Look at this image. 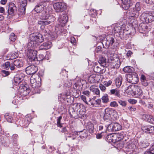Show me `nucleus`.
<instances>
[{
  "label": "nucleus",
  "mask_w": 154,
  "mask_h": 154,
  "mask_svg": "<svg viewBox=\"0 0 154 154\" xmlns=\"http://www.w3.org/2000/svg\"><path fill=\"white\" fill-rule=\"evenodd\" d=\"M52 46V43L50 42H48L42 44L39 47L41 50H48L51 48Z\"/></svg>",
  "instance_id": "nucleus-24"
},
{
  "label": "nucleus",
  "mask_w": 154,
  "mask_h": 154,
  "mask_svg": "<svg viewBox=\"0 0 154 154\" xmlns=\"http://www.w3.org/2000/svg\"><path fill=\"white\" fill-rule=\"evenodd\" d=\"M108 60L111 68L117 69L120 67L121 63L118 58L112 57Z\"/></svg>",
  "instance_id": "nucleus-7"
},
{
  "label": "nucleus",
  "mask_w": 154,
  "mask_h": 154,
  "mask_svg": "<svg viewBox=\"0 0 154 154\" xmlns=\"http://www.w3.org/2000/svg\"><path fill=\"white\" fill-rule=\"evenodd\" d=\"M48 18L46 19L42 20H39L38 21V24L39 25L42 26H46L50 23L53 21H54L55 19V18L54 17L52 16L50 17H52V19L51 20H47V19H49L48 15L47 14Z\"/></svg>",
  "instance_id": "nucleus-16"
},
{
  "label": "nucleus",
  "mask_w": 154,
  "mask_h": 154,
  "mask_svg": "<svg viewBox=\"0 0 154 154\" xmlns=\"http://www.w3.org/2000/svg\"><path fill=\"white\" fill-rule=\"evenodd\" d=\"M76 106L77 108V114L80 115L82 116L84 115L86 111L85 107L82 105L78 103L76 105Z\"/></svg>",
  "instance_id": "nucleus-18"
},
{
  "label": "nucleus",
  "mask_w": 154,
  "mask_h": 154,
  "mask_svg": "<svg viewBox=\"0 0 154 154\" xmlns=\"http://www.w3.org/2000/svg\"><path fill=\"white\" fill-rule=\"evenodd\" d=\"M68 19V17L66 14H63L60 16L58 20L60 25L63 26L67 22Z\"/></svg>",
  "instance_id": "nucleus-17"
},
{
  "label": "nucleus",
  "mask_w": 154,
  "mask_h": 154,
  "mask_svg": "<svg viewBox=\"0 0 154 154\" xmlns=\"http://www.w3.org/2000/svg\"><path fill=\"white\" fill-rule=\"evenodd\" d=\"M4 117L9 122H11L13 120L12 116L8 113H6L4 115Z\"/></svg>",
  "instance_id": "nucleus-38"
},
{
  "label": "nucleus",
  "mask_w": 154,
  "mask_h": 154,
  "mask_svg": "<svg viewBox=\"0 0 154 154\" xmlns=\"http://www.w3.org/2000/svg\"><path fill=\"white\" fill-rule=\"evenodd\" d=\"M143 118L147 122L151 123H154V119L152 116L146 114L143 115Z\"/></svg>",
  "instance_id": "nucleus-25"
},
{
  "label": "nucleus",
  "mask_w": 154,
  "mask_h": 154,
  "mask_svg": "<svg viewBox=\"0 0 154 154\" xmlns=\"http://www.w3.org/2000/svg\"><path fill=\"white\" fill-rule=\"evenodd\" d=\"M135 87L134 93L136 97H140L142 96L143 94V92L139 86L136 85Z\"/></svg>",
  "instance_id": "nucleus-21"
},
{
  "label": "nucleus",
  "mask_w": 154,
  "mask_h": 154,
  "mask_svg": "<svg viewBox=\"0 0 154 154\" xmlns=\"http://www.w3.org/2000/svg\"><path fill=\"white\" fill-rule=\"evenodd\" d=\"M81 99L86 104H89L88 103L86 100V97L84 95H82L80 96Z\"/></svg>",
  "instance_id": "nucleus-54"
},
{
  "label": "nucleus",
  "mask_w": 154,
  "mask_h": 154,
  "mask_svg": "<svg viewBox=\"0 0 154 154\" xmlns=\"http://www.w3.org/2000/svg\"><path fill=\"white\" fill-rule=\"evenodd\" d=\"M121 125L117 123H112L108 125L107 127L105 126V130H108L109 131H116L119 130L121 129Z\"/></svg>",
  "instance_id": "nucleus-8"
},
{
  "label": "nucleus",
  "mask_w": 154,
  "mask_h": 154,
  "mask_svg": "<svg viewBox=\"0 0 154 154\" xmlns=\"http://www.w3.org/2000/svg\"><path fill=\"white\" fill-rule=\"evenodd\" d=\"M112 83V81L109 80L108 81H106L104 82L103 85L106 87H108Z\"/></svg>",
  "instance_id": "nucleus-50"
},
{
  "label": "nucleus",
  "mask_w": 154,
  "mask_h": 154,
  "mask_svg": "<svg viewBox=\"0 0 154 154\" xmlns=\"http://www.w3.org/2000/svg\"><path fill=\"white\" fill-rule=\"evenodd\" d=\"M87 128L90 133H93L94 131V125L92 124L89 123L87 126Z\"/></svg>",
  "instance_id": "nucleus-37"
},
{
  "label": "nucleus",
  "mask_w": 154,
  "mask_h": 154,
  "mask_svg": "<svg viewBox=\"0 0 154 154\" xmlns=\"http://www.w3.org/2000/svg\"><path fill=\"white\" fill-rule=\"evenodd\" d=\"M104 85L100 84L99 85V88L102 91L105 92L106 90V88Z\"/></svg>",
  "instance_id": "nucleus-53"
},
{
  "label": "nucleus",
  "mask_w": 154,
  "mask_h": 154,
  "mask_svg": "<svg viewBox=\"0 0 154 154\" xmlns=\"http://www.w3.org/2000/svg\"><path fill=\"white\" fill-rule=\"evenodd\" d=\"M71 86V83L69 81H66L63 85V87L66 91L69 90L70 91V87Z\"/></svg>",
  "instance_id": "nucleus-34"
},
{
  "label": "nucleus",
  "mask_w": 154,
  "mask_h": 154,
  "mask_svg": "<svg viewBox=\"0 0 154 154\" xmlns=\"http://www.w3.org/2000/svg\"><path fill=\"white\" fill-rule=\"evenodd\" d=\"M16 38V36L13 33H11L9 37L10 40L14 42L15 41Z\"/></svg>",
  "instance_id": "nucleus-47"
},
{
  "label": "nucleus",
  "mask_w": 154,
  "mask_h": 154,
  "mask_svg": "<svg viewBox=\"0 0 154 154\" xmlns=\"http://www.w3.org/2000/svg\"><path fill=\"white\" fill-rule=\"evenodd\" d=\"M110 106L111 107H116L118 106V104L116 101H114L110 103Z\"/></svg>",
  "instance_id": "nucleus-52"
},
{
  "label": "nucleus",
  "mask_w": 154,
  "mask_h": 154,
  "mask_svg": "<svg viewBox=\"0 0 154 154\" xmlns=\"http://www.w3.org/2000/svg\"><path fill=\"white\" fill-rule=\"evenodd\" d=\"M62 118L61 116H60L57 119V125L58 127L61 128L62 127V124L60 123V121Z\"/></svg>",
  "instance_id": "nucleus-44"
},
{
  "label": "nucleus",
  "mask_w": 154,
  "mask_h": 154,
  "mask_svg": "<svg viewBox=\"0 0 154 154\" xmlns=\"http://www.w3.org/2000/svg\"><path fill=\"white\" fill-rule=\"evenodd\" d=\"M136 85H131L127 87L124 90V91L126 92L129 93L130 92V93L132 94L134 92V91L135 88V87Z\"/></svg>",
  "instance_id": "nucleus-26"
},
{
  "label": "nucleus",
  "mask_w": 154,
  "mask_h": 154,
  "mask_svg": "<svg viewBox=\"0 0 154 154\" xmlns=\"http://www.w3.org/2000/svg\"><path fill=\"white\" fill-rule=\"evenodd\" d=\"M119 103L122 106L125 107L127 104V102L125 101L119 100L118 101Z\"/></svg>",
  "instance_id": "nucleus-48"
},
{
  "label": "nucleus",
  "mask_w": 154,
  "mask_h": 154,
  "mask_svg": "<svg viewBox=\"0 0 154 154\" xmlns=\"http://www.w3.org/2000/svg\"><path fill=\"white\" fill-rule=\"evenodd\" d=\"M44 58V56L43 54H39V57H37V59H36L35 61L37 62V63H39V61L42 60Z\"/></svg>",
  "instance_id": "nucleus-45"
},
{
  "label": "nucleus",
  "mask_w": 154,
  "mask_h": 154,
  "mask_svg": "<svg viewBox=\"0 0 154 154\" xmlns=\"http://www.w3.org/2000/svg\"><path fill=\"white\" fill-rule=\"evenodd\" d=\"M102 102L104 103H106L109 101L108 96L107 94H104L101 98Z\"/></svg>",
  "instance_id": "nucleus-36"
},
{
  "label": "nucleus",
  "mask_w": 154,
  "mask_h": 154,
  "mask_svg": "<svg viewBox=\"0 0 154 154\" xmlns=\"http://www.w3.org/2000/svg\"><path fill=\"white\" fill-rule=\"evenodd\" d=\"M147 25L143 23H140L138 28L139 32L141 33H144L149 31L150 29L148 27Z\"/></svg>",
  "instance_id": "nucleus-13"
},
{
  "label": "nucleus",
  "mask_w": 154,
  "mask_h": 154,
  "mask_svg": "<svg viewBox=\"0 0 154 154\" xmlns=\"http://www.w3.org/2000/svg\"><path fill=\"white\" fill-rule=\"evenodd\" d=\"M124 29L125 27L123 25H120L119 24H116L115 25L114 29L112 30V32L115 33L119 32H121L122 30H124Z\"/></svg>",
  "instance_id": "nucleus-22"
},
{
  "label": "nucleus",
  "mask_w": 154,
  "mask_h": 154,
  "mask_svg": "<svg viewBox=\"0 0 154 154\" xmlns=\"http://www.w3.org/2000/svg\"><path fill=\"white\" fill-rule=\"evenodd\" d=\"M114 37L112 35H109L103 40L102 43L105 44L106 48H108L110 46H112L114 43L115 40Z\"/></svg>",
  "instance_id": "nucleus-6"
},
{
  "label": "nucleus",
  "mask_w": 154,
  "mask_h": 154,
  "mask_svg": "<svg viewBox=\"0 0 154 154\" xmlns=\"http://www.w3.org/2000/svg\"><path fill=\"white\" fill-rule=\"evenodd\" d=\"M17 122H18L20 125H22V126L26 125H27L26 123L25 122L24 120L22 119H18Z\"/></svg>",
  "instance_id": "nucleus-41"
},
{
  "label": "nucleus",
  "mask_w": 154,
  "mask_h": 154,
  "mask_svg": "<svg viewBox=\"0 0 154 154\" xmlns=\"http://www.w3.org/2000/svg\"><path fill=\"white\" fill-rule=\"evenodd\" d=\"M114 137L113 134H110L107 135L106 138V140L109 143L115 142L114 141L115 139H114Z\"/></svg>",
  "instance_id": "nucleus-31"
},
{
  "label": "nucleus",
  "mask_w": 154,
  "mask_h": 154,
  "mask_svg": "<svg viewBox=\"0 0 154 154\" xmlns=\"http://www.w3.org/2000/svg\"><path fill=\"white\" fill-rule=\"evenodd\" d=\"M53 7L56 12H61L65 10L66 6L64 3L57 2L54 4Z\"/></svg>",
  "instance_id": "nucleus-10"
},
{
  "label": "nucleus",
  "mask_w": 154,
  "mask_h": 154,
  "mask_svg": "<svg viewBox=\"0 0 154 154\" xmlns=\"http://www.w3.org/2000/svg\"><path fill=\"white\" fill-rule=\"evenodd\" d=\"M26 5L27 3L26 0L22 1L18 13L19 15H23L25 14Z\"/></svg>",
  "instance_id": "nucleus-14"
},
{
  "label": "nucleus",
  "mask_w": 154,
  "mask_h": 154,
  "mask_svg": "<svg viewBox=\"0 0 154 154\" xmlns=\"http://www.w3.org/2000/svg\"><path fill=\"white\" fill-rule=\"evenodd\" d=\"M23 80V78H21L19 75H17L14 78V83L17 85L20 83Z\"/></svg>",
  "instance_id": "nucleus-32"
},
{
  "label": "nucleus",
  "mask_w": 154,
  "mask_h": 154,
  "mask_svg": "<svg viewBox=\"0 0 154 154\" xmlns=\"http://www.w3.org/2000/svg\"><path fill=\"white\" fill-rule=\"evenodd\" d=\"M76 40L75 38L72 37H71L70 38V42L73 45H75L76 43Z\"/></svg>",
  "instance_id": "nucleus-61"
},
{
  "label": "nucleus",
  "mask_w": 154,
  "mask_h": 154,
  "mask_svg": "<svg viewBox=\"0 0 154 154\" xmlns=\"http://www.w3.org/2000/svg\"><path fill=\"white\" fill-rule=\"evenodd\" d=\"M8 7L16 9V7L15 5V4L12 2H10L9 4Z\"/></svg>",
  "instance_id": "nucleus-56"
},
{
  "label": "nucleus",
  "mask_w": 154,
  "mask_h": 154,
  "mask_svg": "<svg viewBox=\"0 0 154 154\" xmlns=\"http://www.w3.org/2000/svg\"><path fill=\"white\" fill-rule=\"evenodd\" d=\"M132 54H133L132 52L130 50H129L128 51V52L127 53V54H126L127 56L128 57H130L131 56V55Z\"/></svg>",
  "instance_id": "nucleus-64"
},
{
  "label": "nucleus",
  "mask_w": 154,
  "mask_h": 154,
  "mask_svg": "<svg viewBox=\"0 0 154 154\" xmlns=\"http://www.w3.org/2000/svg\"><path fill=\"white\" fill-rule=\"evenodd\" d=\"M13 64L17 68H20L23 66V62L21 60L16 59L13 62Z\"/></svg>",
  "instance_id": "nucleus-29"
},
{
  "label": "nucleus",
  "mask_w": 154,
  "mask_h": 154,
  "mask_svg": "<svg viewBox=\"0 0 154 154\" xmlns=\"http://www.w3.org/2000/svg\"><path fill=\"white\" fill-rule=\"evenodd\" d=\"M93 70L95 72L100 74H102L105 72L106 71L105 67L101 65L100 66L97 65L94 66Z\"/></svg>",
  "instance_id": "nucleus-19"
},
{
  "label": "nucleus",
  "mask_w": 154,
  "mask_h": 154,
  "mask_svg": "<svg viewBox=\"0 0 154 154\" xmlns=\"http://www.w3.org/2000/svg\"><path fill=\"white\" fill-rule=\"evenodd\" d=\"M125 142L121 140L116 143V146L118 149H121L124 147Z\"/></svg>",
  "instance_id": "nucleus-39"
},
{
  "label": "nucleus",
  "mask_w": 154,
  "mask_h": 154,
  "mask_svg": "<svg viewBox=\"0 0 154 154\" xmlns=\"http://www.w3.org/2000/svg\"><path fill=\"white\" fill-rule=\"evenodd\" d=\"M16 10V9L8 7V15H13L14 12Z\"/></svg>",
  "instance_id": "nucleus-43"
},
{
  "label": "nucleus",
  "mask_w": 154,
  "mask_h": 154,
  "mask_svg": "<svg viewBox=\"0 0 154 154\" xmlns=\"http://www.w3.org/2000/svg\"><path fill=\"white\" fill-rule=\"evenodd\" d=\"M80 136L81 137L85 138L87 137V135L85 132L82 131L80 133Z\"/></svg>",
  "instance_id": "nucleus-55"
},
{
  "label": "nucleus",
  "mask_w": 154,
  "mask_h": 154,
  "mask_svg": "<svg viewBox=\"0 0 154 154\" xmlns=\"http://www.w3.org/2000/svg\"><path fill=\"white\" fill-rule=\"evenodd\" d=\"M2 73L3 76L4 77L8 75L9 74V71H5V70H2Z\"/></svg>",
  "instance_id": "nucleus-51"
},
{
  "label": "nucleus",
  "mask_w": 154,
  "mask_h": 154,
  "mask_svg": "<svg viewBox=\"0 0 154 154\" xmlns=\"http://www.w3.org/2000/svg\"><path fill=\"white\" fill-rule=\"evenodd\" d=\"M104 133V131L98 134H97L96 135V137L97 139H100L101 138L102 136L103 135V134Z\"/></svg>",
  "instance_id": "nucleus-62"
},
{
  "label": "nucleus",
  "mask_w": 154,
  "mask_h": 154,
  "mask_svg": "<svg viewBox=\"0 0 154 154\" xmlns=\"http://www.w3.org/2000/svg\"><path fill=\"white\" fill-rule=\"evenodd\" d=\"M134 10L137 11L139 12V11L141 9V7L140 5V3L137 2L134 8Z\"/></svg>",
  "instance_id": "nucleus-42"
},
{
  "label": "nucleus",
  "mask_w": 154,
  "mask_h": 154,
  "mask_svg": "<svg viewBox=\"0 0 154 154\" xmlns=\"http://www.w3.org/2000/svg\"><path fill=\"white\" fill-rule=\"evenodd\" d=\"M10 58L11 59H13L17 57L18 56V53L15 52V53H13L11 54Z\"/></svg>",
  "instance_id": "nucleus-49"
},
{
  "label": "nucleus",
  "mask_w": 154,
  "mask_h": 154,
  "mask_svg": "<svg viewBox=\"0 0 154 154\" xmlns=\"http://www.w3.org/2000/svg\"><path fill=\"white\" fill-rule=\"evenodd\" d=\"M77 104H74L70 107L69 110V114L71 116L73 117L74 115L77 113V108L76 105Z\"/></svg>",
  "instance_id": "nucleus-23"
},
{
  "label": "nucleus",
  "mask_w": 154,
  "mask_h": 154,
  "mask_svg": "<svg viewBox=\"0 0 154 154\" xmlns=\"http://www.w3.org/2000/svg\"><path fill=\"white\" fill-rule=\"evenodd\" d=\"M122 78L120 76L117 78L116 80V84L117 88H119L122 84Z\"/></svg>",
  "instance_id": "nucleus-33"
},
{
  "label": "nucleus",
  "mask_w": 154,
  "mask_h": 154,
  "mask_svg": "<svg viewBox=\"0 0 154 154\" xmlns=\"http://www.w3.org/2000/svg\"><path fill=\"white\" fill-rule=\"evenodd\" d=\"M16 67L13 64V63H11L10 65V68L12 70H16Z\"/></svg>",
  "instance_id": "nucleus-59"
},
{
  "label": "nucleus",
  "mask_w": 154,
  "mask_h": 154,
  "mask_svg": "<svg viewBox=\"0 0 154 154\" xmlns=\"http://www.w3.org/2000/svg\"><path fill=\"white\" fill-rule=\"evenodd\" d=\"M70 91H67V92L65 94H61L59 95V97H60L63 99V100H65L67 98V97L70 96L71 94Z\"/></svg>",
  "instance_id": "nucleus-35"
},
{
  "label": "nucleus",
  "mask_w": 154,
  "mask_h": 154,
  "mask_svg": "<svg viewBox=\"0 0 154 154\" xmlns=\"http://www.w3.org/2000/svg\"><path fill=\"white\" fill-rule=\"evenodd\" d=\"M142 130L147 133H154V127L149 125L142 127Z\"/></svg>",
  "instance_id": "nucleus-20"
},
{
  "label": "nucleus",
  "mask_w": 154,
  "mask_h": 154,
  "mask_svg": "<svg viewBox=\"0 0 154 154\" xmlns=\"http://www.w3.org/2000/svg\"><path fill=\"white\" fill-rule=\"evenodd\" d=\"M126 15L128 18H137L139 16V12L136 11L134 8H131L127 11Z\"/></svg>",
  "instance_id": "nucleus-11"
},
{
  "label": "nucleus",
  "mask_w": 154,
  "mask_h": 154,
  "mask_svg": "<svg viewBox=\"0 0 154 154\" xmlns=\"http://www.w3.org/2000/svg\"><path fill=\"white\" fill-rule=\"evenodd\" d=\"M123 3L122 8L125 10L128 9L131 6L130 0H122Z\"/></svg>",
  "instance_id": "nucleus-27"
},
{
  "label": "nucleus",
  "mask_w": 154,
  "mask_h": 154,
  "mask_svg": "<svg viewBox=\"0 0 154 154\" xmlns=\"http://www.w3.org/2000/svg\"><path fill=\"white\" fill-rule=\"evenodd\" d=\"M145 2L148 4H154V0H145Z\"/></svg>",
  "instance_id": "nucleus-60"
},
{
  "label": "nucleus",
  "mask_w": 154,
  "mask_h": 154,
  "mask_svg": "<svg viewBox=\"0 0 154 154\" xmlns=\"http://www.w3.org/2000/svg\"><path fill=\"white\" fill-rule=\"evenodd\" d=\"M37 70V67L34 65L29 66L26 69L27 74L33 75L31 77L30 82L35 93H39L41 91L40 89L41 86V79L38 75L35 74Z\"/></svg>",
  "instance_id": "nucleus-2"
},
{
  "label": "nucleus",
  "mask_w": 154,
  "mask_h": 154,
  "mask_svg": "<svg viewBox=\"0 0 154 154\" xmlns=\"http://www.w3.org/2000/svg\"><path fill=\"white\" fill-rule=\"evenodd\" d=\"M93 92L96 95H99L100 94V91L97 88H95Z\"/></svg>",
  "instance_id": "nucleus-63"
},
{
  "label": "nucleus",
  "mask_w": 154,
  "mask_h": 154,
  "mask_svg": "<svg viewBox=\"0 0 154 154\" xmlns=\"http://www.w3.org/2000/svg\"><path fill=\"white\" fill-rule=\"evenodd\" d=\"M149 145V143L146 141H143L142 143V146L143 148H146Z\"/></svg>",
  "instance_id": "nucleus-57"
},
{
  "label": "nucleus",
  "mask_w": 154,
  "mask_h": 154,
  "mask_svg": "<svg viewBox=\"0 0 154 154\" xmlns=\"http://www.w3.org/2000/svg\"><path fill=\"white\" fill-rule=\"evenodd\" d=\"M123 70L125 72H131L133 71V68L130 66H126L123 69Z\"/></svg>",
  "instance_id": "nucleus-40"
},
{
  "label": "nucleus",
  "mask_w": 154,
  "mask_h": 154,
  "mask_svg": "<svg viewBox=\"0 0 154 154\" xmlns=\"http://www.w3.org/2000/svg\"><path fill=\"white\" fill-rule=\"evenodd\" d=\"M140 20L146 23H151L154 20V11L143 12L140 16Z\"/></svg>",
  "instance_id": "nucleus-4"
},
{
  "label": "nucleus",
  "mask_w": 154,
  "mask_h": 154,
  "mask_svg": "<svg viewBox=\"0 0 154 154\" xmlns=\"http://www.w3.org/2000/svg\"><path fill=\"white\" fill-rule=\"evenodd\" d=\"M110 94H113L120 97L121 95L120 94V91L117 89H111L110 91Z\"/></svg>",
  "instance_id": "nucleus-30"
},
{
  "label": "nucleus",
  "mask_w": 154,
  "mask_h": 154,
  "mask_svg": "<svg viewBox=\"0 0 154 154\" xmlns=\"http://www.w3.org/2000/svg\"><path fill=\"white\" fill-rule=\"evenodd\" d=\"M82 94L87 96L89 97L90 95V93L88 91H85L82 92Z\"/></svg>",
  "instance_id": "nucleus-58"
},
{
  "label": "nucleus",
  "mask_w": 154,
  "mask_h": 154,
  "mask_svg": "<svg viewBox=\"0 0 154 154\" xmlns=\"http://www.w3.org/2000/svg\"><path fill=\"white\" fill-rule=\"evenodd\" d=\"M114 118L117 117V112L114 110H112L109 108H106L105 110V114L103 116L104 120L106 122H109L112 120Z\"/></svg>",
  "instance_id": "nucleus-5"
},
{
  "label": "nucleus",
  "mask_w": 154,
  "mask_h": 154,
  "mask_svg": "<svg viewBox=\"0 0 154 154\" xmlns=\"http://www.w3.org/2000/svg\"><path fill=\"white\" fill-rule=\"evenodd\" d=\"M10 63L9 62L7 61L4 64V67L5 69L7 70L9 69L10 66Z\"/></svg>",
  "instance_id": "nucleus-46"
},
{
  "label": "nucleus",
  "mask_w": 154,
  "mask_h": 154,
  "mask_svg": "<svg viewBox=\"0 0 154 154\" xmlns=\"http://www.w3.org/2000/svg\"><path fill=\"white\" fill-rule=\"evenodd\" d=\"M127 79L128 82L133 84H136L139 80L138 75L136 73L128 74Z\"/></svg>",
  "instance_id": "nucleus-9"
},
{
  "label": "nucleus",
  "mask_w": 154,
  "mask_h": 154,
  "mask_svg": "<svg viewBox=\"0 0 154 154\" xmlns=\"http://www.w3.org/2000/svg\"><path fill=\"white\" fill-rule=\"evenodd\" d=\"M47 5L46 3H40L35 8V10L37 13H39V17L41 20L46 19L48 18L46 12L44 10Z\"/></svg>",
  "instance_id": "nucleus-3"
},
{
  "label": "nucleus",
  "mask_w": 154,
  "mask_h": 154,
  "mask_svg": "<svg viewBox=\"0 0 154 154\" xmlns=\"http://www.w3.org/2000/svg\"><path fill=\"white\" fill-rule=\"evenodd\" d=\"M90 104L94 107H99L101 106V101L100 99H98L96 100L90 98L89 101Z\"/></svg>",
  "instance_id": "nucleus-15"
},
{
  "label": "nucleus",
  "mask_w": 154,
  "mask_h": 154,
  "mask_svg": "<svg viewBox=\"0 0 154 154\" xmlns=\"http://www.w3.org/2000/svg\"><path fill=\"white\" fill-rule=\"evenodd\" d=\"M98 62L100 65L104 66H106L107 63V60L106 58L104 57H100L98 60Z\"/></svg>",
  "instance_id": "nucleus-28"
},
{
  "label": "nucleus",
  "mask_w": 154,
  "mask_h": 154,
  "mask_svg": "<svg viewBox=\"0 0 154 154\" xmlns=\"http://www.w3.org/2000/svg\"><path fill=\"white\" fill-rule=\"evenodd\" d=\"M31 41L28 45V50L27 56L32 62L35 61L37 59V51L34 50L36 47V42L41 43L44 41V38L40 33L33 34L30 37Z\"/></svg>",
  "instance_id": "nucleus-1"
},
{
  "label": "nucleus",
  "mask_w": 154,
  "mask_h": 154,
  "mask_svg": "<svg viewBox=\"0 0 154 154\" xmlns=\"http://www.w3.org/2000/svg\"><path fill=\"white\" fill-rule=\"evenodd\" d=\"M136 146L134 144H129L124 148V150L126 154H131L136 151Z\"/></svg>",
  "instance_id": "nucleus-12"
}]
</instances>
